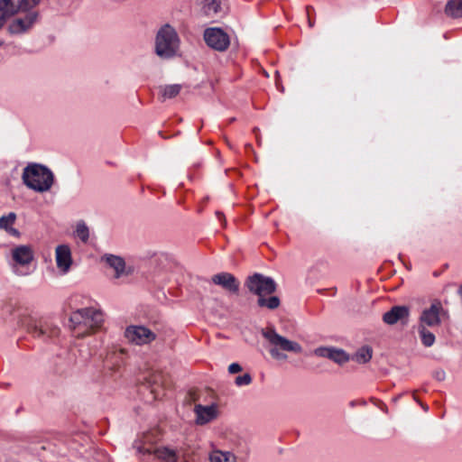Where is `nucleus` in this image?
<instances>
[{
  "label": "nucleus",
  "mask_w": 462,
  "mask_h": 462,
  "mask_svg": "<svg viewBox=\"0 0 462 462\" xmlns=\"http://www.w3.org/2000/svg\"><path fill=\"white\" fill-rule=\"evenodd\" d=\"M69 321L77 337H85L99 329L104 322L103 313L93 308L80 309L72 313Z\"/></svg>",
  "instance_id": "f257e3e1"
},
{
  "label": "nucleus",
  "mask_w": 462,
  "mask_h": 462,
  "mask_svg": "<svg viewBox=\"0 0 462 462\" xmlns=\"http://www.w3.org/2000/svg\"><path fill=\"white\" fill-rule=\"evenodd\" d=\"M22 179L26 187L37 192L50 190L54 182L51 171L38 163L28 164L23 169Z\"/></svg>",
  "instance_id": "f03ea898"
},
{
  "label": "nucleus",
  "mask_w": 462,
  "mask_h": 462,
  "mask_svg": "<svg viewBox=\"0 0 462 462\" xmlns=\"http://www.w3.org/2000/svg\"><path fill=\"white\" fill-rule=\"evenodd\" d=\"M263 335L272 346L270 354L274 359H286L287 356L284 355L282 351L295 354H300L302 352V347L298 342L289 340L288 338L279 335L273 328L267 329L263 333Z\"/></svg>",
  "instance_id": "7ed1b4c3"
},
{
  "label": "nucleus",
  "mask_w": 462,
  "mask_h": 462,
  "mask_svg": "<svg viewBox=\"0 0 462 462\" xmlns=\"http://www.w3.org/2000/svg\"><path fill=\"white\" fill-rule=\"evenodd\" d=\"M180 45V39L176 31L169 24L162 27L156 35L155 52L164 59L173 57Z\"/></svg>",
  "instance_id": "20e7f679"
},
{
  "label": "nucleus",
  "mask_w": 462,
  "mask_h": 462,
  "mask_svg": "<svg viewBox=\"0 0 462 462\" xmlns=\"http://www.w3.org/2000/svg\"><path fill=\"white\" fill-rule=\"evenodd\" d=\"M124 336L128 343L139 346L150 345L157 338L156 333L143 325L127 326Z\"/></svg>",
  "instance_id": "39448f33"
},
{
  "label": "nucleus",
  "mask_w": 462,
  "mask_h": 462,
  "mask_svg": "<svg viewBox=\"0 0 462 462\" xmlns=\"http://www.w3.org/2000/svg\"><path fill=\"white\" fill-rule=\"evenodd\" d=\"M248 290L256 294L258 298L265 295H270L276 291L275 282L261 273H254L249 276L245 282Z\"/></svg>",
  "instance_id": "423d86ee"
},
{
  "label": "nucleus",
  "mask_w": 462,
  "mask_h": 462,
  "mask_svg": "<svg viewBox=\"0 0 462 462\" xmlns=\"http://www.w3.org/2000/svg\"><path fill=\"white\" fill-rule=\"evenodd\" d=\"M143 386L151 392L153 400H158L165 395V390L170 386V381L162 372H152L145 377Z\"/></svg>",
  "instance_id": "0eeeda50"
},
{
  "label": "nucleus",
  "mask_w": 462,
  "mask_h": 462,
  "mask_svg": "<svg viewBox=\"0 0 462 462\" xmlns=\"http://www.w3.org/2000/svg\"><path fill=\"white\" fill-rule=\"evenodd\" d=\"M447 317L448 313L443 309L441 302L439 300H435L431 302L430 308L422 311L420 318V326L436 327Z\"/></svg>",
  "instance_id": "6e6552de"
},
{
  "label": "nucleus",
  "mask_w": 462,
  "mask_h": 462,
  "mask_svg": "<svg viewBox=\"0 0 462 462\" xmlns=\"http://www.w3.org/2000/svg\"><path fill=\"white\" fill-rule=\"evenodd\" d=\"M41 0H17L14 3V0H0V12L5 14V15L12 16L19 12L21 13H37L34 11Z\"/></svg>",
  "instance_id": "1a4fd4ad"
},
{
  "label": "nucleus",
  "mask_w": 462,
  "mask_h": 462,
  "mask_svg": "<svg viewBox=\"0 0 462 462\" xmlns=\"http://www.w3.org/2000/svg\"><path fill=\"white\" fill-rule=\"evenodd\" d=\"M204 40L210 48L219 51H226L230 44L229 36L219 28L206 29Z\"/></svg>",
  "instance_id": "9d476101"
},
{
  "label": "nucleus",
  "mask_w": 462,
  "mask_h": 462,
  "mask_svg": "<svg viewBox=\"0 0 462 462\" xmlns=\"http://www.w3.org/2000/svg\"><path fill=\"white\" fill-rule=\"evenodd\" d=\"M30 333L35 337H55L60 334V328L49 322L40 320L30 328Z\"/></svg>",
  "instance_id": "9b49d317"
},
{
  "label": "nucleus",
  "mask_w": 462,
  "mask_h": 462,
  "mask_svg": "<svg viewBox=\"0 0 462 462\" xmlns=\"http://www.w3.org/2000/svg\"><path fill=\"white\" fill-rule=\"evenodd\" d=\"M55 253L58 269L63 273H68L72 264L70 248L67 245H60L56 247Z\"/></svg>",
  "instance_id": "f8f14e48"
},
{
  "label": "nucleus",
  "mask_w": 462,
  "mask_h": 462,
  "mask_svg": "<svg viewBox=\"0 0 462 462\" xmlns=\"http://www.w3.org/2000/svg\"><path fill=\"white\" fill-rule=\"evenodd\" d=\"M212 282L224 288L225 290L237 293L239 290V282L236 279V277L229 273H220L217 274H215L212 277Z\"/></svg>",
  "instance_id": "ddd939ff"
},
{
  "label": "nucleus",
  "mask_w": 462,
  "mask_h": 462,
  "mask_svg": "<svg viewBox=\"0 0 462 462\" xmlns=\"http://www.w3.org/2000/svg\"><path fill=\"white\" fill-rule=\"evenodd\" d=\"M409 308L406 306H394L383 316V320L388 325H393L398 321H407Z\"/></svg>",
  "instance_id": "4468645a"
},
{
  "label": "nucleus",
  "mask_w": 462,
  "mask_h": 462,
  "mask_svg": "<svg viewBox=\"0 0 462 462\" xmlns=\"http://www.w3.org/2000/svg\"><path fill=\"white\" fill-rule=\"evenodd\" d=\"M315 354L319 356L327 357L338 365L345 364L349 360L345 351L333 347H319L315 350Z\"/></svg>",
  "instance_id": "2eb2a0df"
},
{
  "label": "nucleus",
  "mask_w": 462,
  "mask_h": 462,
  "mask_svg": "<svg viewBox=\"0 0 462 462\" xmlns=\"http://www.w3.org/2000/svg\"><path fill=\"white\" fill-rule=\"evenodd\" d=\"M38 13H29L24 18H17L10 24L9 29L12 33H22L30 29L36 22Z\"/></svg>",
  "instance_id": "dca6fc26"
},
{
  "label": "nucleus",
  "mask_w": 462,
  "mask_h": 462,
  "mask_svg": "<svg viewBox=\"0 0 462 462\" xmlns=\"http://www.w3.org/2000/svg\"><path fill=\"white\" fill-rule=\"evenodd\" d=\"M195 412L197 415L196 421L199 425L206 424L217 417V407L214 405L211 406H202L197 405L195 407Z\"/></svg>",
  "instance_id": "f3484780"
},
{
  "label": "nucleus",
  "mask_w": 462,
  "mask_h": 462,
  "mask_svg": "<svg viewBox=\"0 0 462 462\" xmlns=\"http://www.w3.org/2000/svg\"><path fill=\"white\" fill-rule=\"evenodd\" d=\"M14 261L20 264L25 265L33 260V252L29 245H19L12 252Z\"/></svg>",
  "instance_id": "a211bd4d"
},
{
  "label": "nucleus",
  "mask_w": 462,
  "mask_h": 462,
  "mask_svg": "<svg viewBox=\"0 0 462 462\" xmlns=\"http://www.w3.org/2000/svg\"><path fill=\"white\" fill-rule=\"evenodd\" d=\"M126 350L121 347L114 346L109 350L106 356V364L113 369H116L122 365L125 360Z\"/></svg>",
  "instance_id": "6ab92c4d"
},
{
  "label": "nucleus",
  "mask_w": 462,
  "mask_h": 462,
  "mask_svg": "<svg viewBox=\"0 0 462 462\" xmlns=\"http://www.w3.org/2000/svg\"><path fill=\"white\" fill-rule=\"evenodd\" d=\"M106 263L115 270L116 278H119L124 273L125 268V263L122 257L109 254L105 256Z\"/></svg>",
  "instance_id": "aec40b11"
},
{
  "label": "nucleus",
  "mask_w": 462,
  "mask_h": 462,
  "mask_svg": "<svg viewBox=\"0 0 462 462\" xmlns=\"http://www.w3.org/2000/svg\"><path fill=\"white\" fill-rule=\"evenodd\" d=\"M152 453L162 462H178L176 451L168 448H155Z\"/></svg>",
  "instance_id": "412c9836"
},
{
  "label": "nucleus",
  "mask_w": 462,
  "mask_h": 462,
  "mask_svg": "<svg viewBox=\"0 0 462 462\" xmlns=\"http://www.w3.org/2000/svg\"><path fill=\"white\" fill-rule=\"evenodd\" d=\"M210 462H236V456L229 451H221L219 449H214L209 454Z\"/></svg>",
  "instance_id": "4be33fe9"
},
{
  "label": "nucleus",
  "mask_w": 462,
  "mask_h": 462,
  "mask_svg": "<svg viewBox=\"0 0 462 462\" xmlns=\"http://www.w3.org/2000/svg\"><path fill=\"white\" fill-rule=\"evenodd\" d=\"M445 13L452 18L462 17V0H448L445 7Z\"/></svg>",
  "instance_id": "5701e85b"
},
{
  "label": "nucleus",
  "mask_w": 462,
  "mask_h": 462,
  "mask_svg": "<svg viewBox=\"0 0 462 462\" xmlns=\"http://www.w3.org/2000/svg\"><path fill=\"white\" fill-rule=\"evenodd\" d=\"M203 12L208 16H214L221 12L222 0H202Z\"/></svg>",
  "instance_id": "b1692460"
},
{
  "label": "nucleus",
  "mask_w": 462,
  "mask_h": 462,
  "mask_svg": "<svg viewBox=\"0 0 462 462\" xmlns=\"http://www.w3.org/2000/svg\"><path fill=\"white\" fill-rule=\"evenodd\" d=\"M16 220V214L10 212L8 215L0 217V228L7 231L12 235L18 234V231L12 227Z\"/></svg>",
  "instance_id": "393cba45"
},
{
  "label": "nucleus",
  "mask_w": 462,
  "mask_h": 462,
  "mask_svg": "<svg viewBox=\"0 0 462 462\" xmlns=\"http://www.w3.org/2000/svg\"><path fill=\"white\" fill-rule=\"evenodd\" d=\"M372 356V348L368 346H364L356 351L352 359L359 364H365L371 360Z\"/></svg>",
  "instance_id": "a878e982"
},
{
  "label": "nucleus",
  "mask_w": 462,
  "mask_h": 462,
  "mask_svg": "<svg viewBox=\"0 0 462 462\" xmlns=\"http://www.w3.org/2000/svg\"><path fill=\"white\" fill-rule=\"evenodd\" d=\"M419 334L420 337L421 343L429 347L431 346L435 342V336L433 333L429 331L426 327L419 326Z\"/></svg>",
  "instance_id": "bb28decb"
},
{
  "label": "nucleus",
  "mask_w": 462,
  "mask_h": 462,
  "mask_svg": "<svg viewBox=\"0 0 462 462\" xmlns=\"http://www.w3.org/2000/svg\"><path fill=\"white\" fill-rule=\"evenodd\" d=\"M257 303L260 307L275 310L280 306V299L277 296H271L267 299L263 296L258 298Z\"/></svg>",
  "instance_id": "cd10ccee"
},
{
  "label": "nucleus",
  "mask_w": 462,
  "mask_h": 462,
  "mask_svg": "<svg viewBox=\"0 0 462 462\" xmlns=\"http://www.w3.org/2000/svg\"><path fill=\"white\" fill-rule=\"evenodd\" d=\"M181 90V86L179 84L168 85L161 89L163 99L173 98L179 95Z\"/></svg>",
  "instance_id": "c85d7f7f"
},
{
  "label": "nucleus",
  "mask_w": 462,
  "mask_h": 462,
  "mask_svg": "<svg viewBox=\"0 0 462 462\" xmlns=\"http://www.w3.org/2000/svg\"><path fill=\"white\" fill-rule=\"evenodd\" d=\"M76 234L82 242L86 243L89 236L88 228L84 222H79L77 225Z\"/></svg>",
  "instance_id": "c756f323"
},
{
  "label": "nucleus",
  "mask_w": 462,
  "mask_h": 462,
  "mask_svg": "<svg viewBox=\"0 0 462 462\" xmlns=\"http://www.w3.org/2000/svg\"><path fill=\"white\" fill-rule=\"evenodd\" d=\"M252 382V377L249 374L239 375L236 378L235 383L237 386L248 385Z\"/></svg>",
  "instance_id": "7c9ffc66"
},
{
  "label": "nucleus",
  "mask_w": 462,
  "mask_h": 462,
  "mask_svg": "<svg viewBox=\"0 0 462 462\" xmlns=\"http://www.w3.org/2000/svg\"><path fill=\"white\" fill-rule=\"evenodd\" d=\"M242 371V366L237 364V363H232L229 366H228V372L230 374H236V373H239Z\"/></svg>",
  "instance_id": "2f4dec72"
},
{
  "label": "nucleus",
  "mask_w": 462,
  "mask_h": 462,
  "mask_svg": "<svg viewBox=\"0 0 462 462\" xmlns=\"http://www.w3.org/2000/svg\"><path fill=\"white\" fill-rule=\"evenodd\" d=\"M7 17H10L9 15H5L3 12L0 14V29L4 26L5 23V20Z\"/></svg>",
  "instance_id": "473e14b6"
},
{
  "label": "nucleus",
  "mask_w": 462,
  "mask_h": 462,
  "mask_svg": "<svg viewBox=\"0 0 462 462\" xmlns=\"http://www.w3.org/2000/svg\"><path fill=\"white\" fill-rule=\"evenodd\" d=\"M435 376H436V378H437L438 380L441 381V380H443V379H444V377H445V373H444V372H442V371H441V372H437Z\"/></svg>",
  "instance_id": "72a5a7b5"
},
{
  "label": "nucleus",
  "mask_w": 462,
  "mask_h": 462,
  "mask_svg": "<svg viewBox=\"0 0 462 462\" xmlns=\"http://www.w3.org/2000/svg\"><path fill=\"white\" fill-rule=\"evenodd\" d=\"M138 450L140 453H146V452L149 454L152 453V451L149 448H139Z\"/></svg>",
  "instance_id": "f704fd0d"
},
{
  "label": "nucleus",
  "mask_w": 462,
  "mask_h": 462,
  "mask_svg": "<svg viewBox=\"0 0 462 462\" xmlns=\"http://www.w3.org/2000/svg\"><path fill=\"white\" fill-rule=\"evenodd\" d=\"M217 216L219 217V218L223 217L221 213H217Z\"/></svg>",
  "instance_id": "c9c22d12"
},
{
  "label": "nucleus",
  "mask_w": 462,
  "mask_h": 462,
  "mask_svg": "<svg viewBox=\"0 0 462 462\" xmlns=\"http://www.w3.org/2000/svg\"><path fill=\"white\" fill-rule=\"evenodd\" d=\"M422 409L427 410V409H428V407H427V406H423V405H422Z\"/></svg>",
  "instance_id": "e433bc0d"
}]
</instances>
